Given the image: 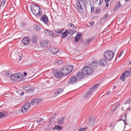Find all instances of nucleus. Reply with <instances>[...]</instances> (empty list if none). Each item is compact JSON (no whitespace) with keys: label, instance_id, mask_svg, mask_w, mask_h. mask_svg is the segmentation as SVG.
<instances>
[{"label":"nucleus","instance_id":"nucleus-49","mask_svg":"<svg viewBox=\"0 0 131 131\" xmlns=\"http://www.w3.org/2000/svg\"><path fill=\"white\" fill-rule=\"evenodd\" d=\"M23 54H21L19 56V60L20 61L21 60L22 58V57H23Z\"/></svg>","mask_w":131,"mask_h":131},{"label":"nucleus","instance_id":"nucleus-60","mask_svg":"<svg viewBox=\"0 0 131 131\" xmlns=\"http://www.w3.org/2000/svg\"><path fill=\"white\" fill-rule=\"evenodd\" d=\"M24 76H26L27 74V73H26V72H24Z\"/></svg>","mask_w":131,"mask_h":131},{"label":"nucleus","instance_id":"nucleus-15","mask_svg":"<svg viewBox=\"0 0 131 131\" xmlns=\"http://www.w3.org/2000/svg\"><path fill=\"white\" fill-rule=\"evenodd\" d=\"M83 72H79L77 73L76 75V77L79 79V81L80 80L82 79H83L84 78L85 76Z\"/></svg>","mask_w":131,"mask_h":131},{"label":"nucleus","instance_id":"nucleus-5","mask_svg":"<svg viewBox=\"0 0 131 131\" xmlns=\"http://www.w3.org/2000/svg\"><path fill=\"white\" fill-rule=\"evenodd\" d=\"M104 55L105 58L108 61L112 60L114 56L113 52L110 51H108L105 52Z\"/></svg>","mask_w":131,"mask_h":131},{"label":"nucleus","instance_id":"nucleus-34","mask_svg":"<svg viewBox=\"0 0 131 131\" xmlns=\"http://www.w3.org/2000/svg\"><path fill=\"white\" fill-rule=\"evenodd\" d=\"M7 113L6 112H3L1 113V118H2L3 117H6L7 115Z\"/></svg>","mask_w":131,"mask_h":131},{"label":"nucleus","instance_id":"nucleus-6","mask_svg":"<svg viewBox=\"0 0 131 131\" xmlns=\"http://www.w3.org/2000/svg\"><path fill=\"white\" fill-rule=\"evenodd\" d=\"M30 107V102H27L26 103L22 106L21 111L23 113L26 112L29 109Z\"/></svg>","mask_w":131,"mask_h":131},{"label":"nucleus","instance_id":"nucleus-35","mask_svg":"<svg viewBox=\"0 0 131 131\" xmlns=\"http://www.w3.org/2000/svg\"><path fill=\"white\" fill-rule=\"evenodd\" d=\"M122 6L120 3H119L118 5H116V6L114 8V10H116L118 9L119 8Z\"/></svg>","mask_w":131,"mask_h":131},{"label":"nucleus","instance_id":"nucleus-61","mask_svg":"<svg viewBox=\"0 0 131 131\" xmlns=\"http://www.w3.org/2000/svg\"><path fill=\"white\" fill-rule=\"evenodd\" d=\"M37 123H39V124L40 123V120H38L37 121Z\"/></svg>","mask_w":131,"mask_h":131},{"label":"nucleus","instance_id":"nucleus-47","mask_svg":"<svg viewBox=\"0 0 131 131\" xmlns=\"http://www.w3.org/2000/svg\"><path fill=\"white\" fill-rule=\"evenodd\" d=\"M103 2V0H100L99 3L98 4L99 5H101Z\"/></svg>","mask_w":131,"mask_h":131},{"label":"nucleus","instance_id":"nucleus-14","mask_svg":"<svg viewBox=\"0 0 131 131\" xmlns=\"http://www.w3.org/2000/svg\"><path fill=\"white\" fill-rule=\"evenodd\" d=\"M2 76L3 77L5 78L9 77L11 74V72H10L8 70L7 71H3L2 73Z\"/></svg>","mask_w":131,"mask_h":131},{"label":"nucleus","instance_id":"nucleus-52","mask_svg":"<svg viewBox=\"0 0 131 131\" xmlns=\"http://www.w3.org/2000/svg\"><path fill=\"white\" fill-rule=\"evenodd\" d=\"M94 23L93 22H91L90 23V25L91 26H93L94 25Z\"/></svg>","mask_w":131,"mask_h":131},{"label":"nucleus","instance_id":"nucleus-1","mask_svg":"<svg viewBox=\"0 0 131 131\" xmlns=\"http://www.w3.org/2000/svg\"><path fill=\"white\" fill-rule=\"evenodd\" d=\"M31 11L33 14L37 17L41 16L42 15L41 9L38 5L34 4L31 6Z\"/></svg>","mask_w":131,"mask_h":131},{"label":"nucleus","instance_id":"nucleus-58","mask_svg":"<svg viewBox=\"0 0 131 131\" xmlns=\"http://www.w3.org/2000/svg\"><path fill=\"white\" fill-rule=\"evenodd\" d=\"M109 3H106V7H108L109 6Z\"/></svg>","mask_w":131,"mask_h":131},{"label":"nucleus","instance_id":"nucleus-56","mask_svg":"<svg viewBox=\"0 0 131 131\" xmlns=\"http://www.w3.org/2000/svg\"><path fill=\"white\" fill-rule=\"evenodd\" d=\"M126 118H125V119H124V120H123V121L124 122V123L125 125H126Z\"/></svg>","mask_w":131,"mask_h":131},{"label":"nucleus","instance_id":"nucleus-27","mask_svg":"<svg viewBox=\"0 0 131 131\" xmlns=\"http://www.w3.org/2000/svg\"><path fill=\"white\" fill-rule=\"evenodd\" d=\"M35 89V88L34 87H31L29 89L27 90L26 91V92L28 93H31L34 91Z\"/></svg>","mask_w":131,"mask_h":131},{"label":"nucleus","instance_id":"nucleus-19","mask_svg":"<svg viewBox=\"0 0 131 131\" xmlns=\"http://www.w3.org/2000/svg\"><path fill=\"white\" fill-rule=\"evenodd\" d=\"M68 34V30H66L65 31L62 33L61 35V37L63 38H64L66 37Z\"/></svg>","mask_w":131,"mask_h":131},{"label":"nucleus","instance_id":"nucleus-21","mask_svg":"<svg viewBox=\"0 0 131 131\" xmlns=\"http://www.w3.org/2000/svg\"><path fill=\"white\" fill-rule=\"evenodd\" d=\"M130 71H126L124 72V73L125 74V76L126 77H127L130 76L131 75V69H129Z\"/></svg>","mask_w":131,"mask_h":131},{"label":"nucleus","instance_id":"nucleus-18","mask_svg":"<svg viewBox=\"0 0 131 131\" xmlns=\"http://www.w3.org/2000/svg\"><path fill=\"white\" fill-rule=\"evenodd\" d=\"M82 35V33L79 34L78 33L75 37V40L74 41L76 42H78L80 38H81Z\"/></svg>","mask_w":131,"mask_h":131},{"label":"nucleus","instance_id":"nucleus-39","mask_svg":"<svg viewBox=\"0 0 131 131\" xmlns=\"http://www.w3.org/2000/svg\"><path fill=\"white\" fill-rule=\"evenodd\" d=\"M95 13H96L98 14L100 12V10L99 8L98 7H96L95 8Z\"/></svg>","mask_w":131,"mask_h":131},{"label":"nucleus","instance_id":"nucleus-41","mask_svg":"<svg viewBox=\"0 0 131 131\" xmlns=\"http://www.w3.org/2000/svg\"><path fill=\"white\" fill-rule=\"evenodd\" d=\"M87 127H86L85 128H82L79 129L78 131H85L86 129L87 128Z\"/></svg>","mask_w":131,"mask_h":131},{"label":"nucleus","instance_id":"nucleus-7","mask_svg":"<svg viewBox=\"0 0 131 131\" xmlns=\"http://www.w3.org/2000/svg\"><path fill=\"white\" fill-rule=\"evenodd\" d=\"M83 0H77V8L78 10L80 12H82L83 10V9L82 7V5L83 4Z\"/></svg>","mask_w":131,"mask_h":131},{"label":"nucleus","instance_id":"nucleus-40","mask_svg":"<svg viewBox=\"0 0 131 131\" xmlns=\"http://www.w3.org/2000/svg\"><path fill=\"white\" fill-rule=\"evenodd\" d=\"M76 31L75 30H72L71 29L69 30V32L70 33H72V34L76 32Z\"/></svg>","mask_w":131,"mask_h":131},{"label":"nucleus","instance_id":"nucleus-57","mask_svg":"<svg viewBox=\"0 0 131 131\" xmlns=\"http://www.w3.org/2000/svg\"><path fill=\"white\" fill-rule=\"evenodd\" d=\"M105 3H108L109 2L110 0H104Z\"/></svg>","mask_w":131,"mask_h":131},{"label":"nucleus","instance_id":"nucleus-33","mask_svg":"<svg viewBox=\"0 0 131 131\" xmlns=\"http://www.w3.org/2000/svg\"><path fill=\"white\" fill-rule=\"evenodd\" d=\"M127 115V113H125V114L123 116H121V118L120 119H119L118 121H122L123 120H123H124V118H125V117L126 118V116Z\"/></svg>","mask_w":131,"mask_h":131},{"label":"nucleus","instance_id":"nucleus-46","mask_svg":"<svg viewBox=\"0 0 131 131\" xmlns=\"http://www.w3.org/2000/svg\"><path fill=\"white\" fill-rule=\"evenodd\" d=\"M51 36L53 37H56L57 36V35L56 34H55L54 33H53V32H52V34H51Z\"/></svg>","mask_w":131,"mask_h":131},{"label":"nucleus","instance_id":"nucleus-23","mask_svg":"<svg viewBox=\"0 0 131 131\" xmlns=\"http://www.w3.org/2000/svg\"><path fill=\"white\" fill-rule=\"evenodd\" d=\"M37 40V38L36 36H35L34 35L32 37V41L33 43H36Z\"/></svg>","mask_w":131,"mask_h":131},{"label":"nucleus","instance_id":"nucleus-9","mask_svg":"<svg viewBox=\"0 0 131 131\" xmlns=\"http://www.w3.org/2000/svg\"><path fill=\"white\" fill-rule=\"evenodd\" d=\"M30 40V39L29 37H26L22 39V42L23 45H27L29 44Z\"/></svg>","mask_w":131,"mask_h":131},{"label":"nucleus","instance_id":"nucleus-42","mask_svg":"<svg viewBox=\"0 0 131 131\" xmlns=\"http://www.w3.org/2000/svg\"><path fill=\"white\" fill-rule=\"evenodd\" d=\"M119 105L120 104L119 103H117L116 104L114 107H115L116 109H117V108L119 106Z\"/></svg>","mask_w":131,"mask_h":131},{"label":"nucleus","instance_id":"nucleus-17","mask_svg":"<svg viewBox=\"0 0 131 131\" xmlns=\"http://www.w3.org/2000/svg\"><path fill=\"white\" fill-rule=\"evenodd\" d=\"M62 73L60 72H57L55 73V77L57 79H59L61 78L63 75Z\"/></svg>","mask_w":131,"mask_h":131},{"label":"nucleus","instance_id":"nucleus-53","mask_svg":"<svg viewBox=\"0 0 131 131\" xmlns=\"http://www.w3.org/2000/svg\"><path fill=\"white\" fill-rule=\"evenodd\" d=\"M124 53V52L123 51H121L120 53V54H119V57H120V56H121L122 55V54H123Z\"/></svg>","mask_w":131,"mask_h":131},{"label":"nucleus","instance_id":"nucleus-13","mask_svg":"<svg viewBox=\"0 0 131 131\" xmlns=\"http://www.w3.org/2000/svg\"><path fill=\"white\" fill-rule=\"evenodd\" d=\"M40 99L38 98H35L32 99L31 102L30 103V105L31 104L33 105H37L39 102Z\"/></svg>","mask_w":131,"mask_h":131},{"label":"nucleus","instance_id":"nucleus-48","mask_svg":"<svg viewBox=\"0 0 131 131\" xmlns=\"http://www.w3.org/2000/svg\"><path fill=\"white\" fill-rule=\"evenodd\" d=\"M108 14L105 15L103 17V19H105L107 17Z\"/></svg>","mask_w":131,"mask_h":131},{"label":"nucleus","instance_id":"nucleus-3","mask_svg":"<svg viewBox=\"0 0 131 131\" xmlns=\"http://www.w3.org/2000/svg\"><path fill=\"white\" fill-rule=\"evenodd\" d=\"M82 71L85 75H90L94 72V70L93 68L90 66H85L81 70Z\"/></svg>","mask_w":131,"mask_h":131},{"label":"nucleus","instance_id":"nucleus-32","mask_svg":"<svg viewBox=\"0 0 131 131\" xmlns=\"http://www.w3.org/2000/svg\"><path fill=\"white\" fill-rule=\"evenodd\" d=\"M68 26L72 29L75 30L77 29L76 27L73 24L71 23H69L68 24Z\"/></svg>","mask_w":131,"mask_h":131},{"label":"nucleus","instance_id":"nucleus-22","mask_svg":"<svg viewBox=\"0 0 131 131\" xmlns=\"http://www.w3.org/2000/svg\"><path fill=\"white\" fill-rule=\"evenodd\" d=\"M64 118L62 117V118H60L58 119V123L60 125L63 124L64 123Z\"/></svg>","mask_w":131,"mask_h":131},{"label":"nucleus","instance_id":"nucleus-24","mask_svg":"<svg viewBox=\"0 0 131 131\" xmlns=\"http://www.w3.org/2000/svg\"><path fill=\"white\" fill-rule=\"evenodd\" d=\"M9 77L10 78V80L12 81L15 82L16 81V79L15 74L12 75H11Z\"/></svg>","mask_w":131,"mask_h":131},{"label":"nucleus","instance_id":"nucleus-45","mask_svg":"<svg viewBox=\"0 0 131 131\" xmlns=\"http://www.w3.org/2000/svg\"><path fill=\"white\" fill-rule=\"evenodd\" d=\"M127 103L129 104L131 103V98H129L126 101Z\"/></svg>","mask_w":131,"mask_h":131},{"label":"nucleus","instance_id":"nucleus-16","mask_svg":"<svg viewBox=\"0 0 131 131\" xmlns=\"http://www.w3.org/2000/svg\"><path fill=\"white\" fill-rule=\"evenodd\" d=\"M106 61L104 59H101L99 61V64L101 66H105L106 65Z\"/></svg>","mask_w":131,"mask_h":131},{"label":"nucleus","instance_id":"nucleus-20","mask_svg":"<svg viewBox=\"0 0 131 131\" xmlns=\"http://www.w3.org/2000/svg\"><path fill=\"white\" fill-rule=\"evenodd\" d=\"M95 120L93 118H89V122L91 126H93L94 124Z\"/></svg>","mask_w":131,"mask_h":131},{"label":"nucleus","instance_id":"nucleus-43","mask_svg":"<svg viewBox=\"0 0 131 131\" xmlns=\"http://www.w3.org/2000/svg\"><path fill=\"white\" fill-rule=\"evenodd\" d=\"M94 6H91V13H93L94 12Z\"/></svg>","mask_w":131,"mask_h":131},{"label":"nucleus","instance_id":"nucleus-63","mask_svg":"<svg viewBox=\"0 0 131 131\" xmlns=\"http://www.w3.org/2000/svg\"><path fill=\"white\" fill-rule=\"evenodd\" d=\"M43 120V119L41 118H40V122L42 121Z\"/></svg>","mask_w":131,"mask_h":131},{"label":"nucleus","instance_id":"nucleus-31","mask_svg":"<svg viewBox=\"0 0 131 131\" xmlns=\"http://www.w3.org/2000/svg\"><path fill=\"white\" fill-rule=\"evenodd\" d=\"M97 62L94 61L92 62L91 65L94 67L96 68L97 67Z\"/></svg>","mask_w":131,"mask_h":131},{"label":"nucleus","instance_id":"nucleus-64","mask_svg":"<svg viewBox=\"0 0 131 131\" xmlns=\"http://www.w3.org/2000/svg\"><path fill=\"white\" fill-rule=\"evenodd\" d=\"M116 88V86H114L113 87V90L115 89Z\"/></svg>","mask_w":131,"mask_h":131},{"label":"nucleus","instance_id":"nucleus-11","mask_svg":"<svg viewBox=\"0 0 131 131\" xmlns=\"http://www.w3.org/2000/svg\"><path fill=\"white\" fill-rule=\"evenodd\" d=\"M40 20L41 21H43L46 25H47L48 23L49 19L46 15H43L40 18Z\"/></svg>","mask_w":131,"mask_h":131},{"label":"nucleus","instance_id":"nucleus-51","mask_svg":"<svg viewBox=\"0 0 131 131\" xmlns=\"http://www.w3.org/2000/svg\"><path fill=\"white\" fill-rule=\"evenodd\" d=\"M116 109H116V108L114 107L111 110V112H114Z\"/></svg>","mask_w":131,"mask_h":131},{"label":"nucleus","instance_id":"nucleus-8","mask_svg":"<svg viewBox=\"0 0 131 131\" xmlns=\"http://www.w3.org/2000/svg\"><path fill=\"white\" fill-rule=\"evenodd\" d=\"M79 81V79L75 76H71L70 78L69 83L70 84H74L77 83Z\"/></svg>","mask_w":131,"mask_h":131},{"label":"nucleus","instance_id":"nucleus-12","mask_svg":"<svg viewBox=\"0 0 131 131\" xmlns=\"http://www.w3.org/2000/svg\"><path fill=\"white\" fill-rule=\"evenodd\" d=\"M48 42L46 40H45L41 41L40 43V46L42 48H47L48 46Z\"/></svg>","mask_w":131,"mask_h":131},{"label":"nucleus","instance_id":"nucleus-54","mask_svg":"<svg viewBox=\"0 0 131 131\" xmlns=\"http://www.w3.org/2000/svg\"><path fill=\"white\" fill-rule=\"evenodd\" d=\"M24 92H21L20 94V96H22L24 95Z\"/></svg>","mask_w":131,"mask_h":131},{"label":"nucleus","instance_id":"nucleus-62","mask_svg":"<svg viewBox=\"0 0 131 131\" xmlns=\"http://www.w3.org/2000/svg\"><path fill=\"white\" fill-rule=\"evenodd\" d=\"M22 25H23V26L25 25V23H24L23 22L21 23Z\"/></svg>","mask_w":131,"mask_h":131},{"label":"nucleus","instance_id":"nucleus-4","mask_svg":"<svg viewBox=\"0 0 131 131\" xmlns=\"http://www.w3.org/2000/svg\"><path fill=\"white\" fill-rule=\"evenodd\" d=\"M99 84H97L95 85L94 86L91 88L89 91L87 92V94L84 97V99L85 100L87 99L89 96H90L93 92L99 88Z\"/></svg>","mask_w":131,"mask_h":131},{"label":"nucleus","instance_id":"nucleus-38","mask_svg":"<svg viewBox=\"0 0 131 131\" xmlns=\"http://www.w3.org/2000/svg\"><path fill=\"white\" fill-rule=\"evenodd\" d=\"M63 91V90L62 89H58V90L57 93L58 94L61 93Z\"/></svg>","mask_w":131,"mask_h":131},{"label":"nucleus","instance_id":"nucleus-30","mask_svg":"<svg viewBox=\"0 0 131 131\" xmlns=\"http://www.w3.org/2000/svg\"><path fill=\"white\" fill-rule=\"evenodd\" d=\"M125 74L123 73L120 77V80L123 81H125Z\"/></svg>","mask_w":131,"mask_h":131},{"label":"nucleus","instance_id":"nucleus-36","mask_svg":"<svg viewBox=\"0 0 131 131\" xmlns=\"http://www.w3.org/2000/svg\"><path fill=\"white\" fill-rule=\"evenodd\" d=\"M40 26L38 24H35L34 26V28L37 30H38L40 29Z\"/></svg>","mask_w":131,"mask_h":131},{"label":"nucleus","instance_id":"nucleus-50","mask_svg":"<svg viewBox=\"0 0 131 131\" xmlns=\"http://www.w3.org/2000/svg\"><path fill=\"white\" fill-rule=\"evenodd\" d=\"M92 39H89L87 40V42L88 43H89L90 41H92Z\"/></svg>","mask_w":131,"mask_h":131},{"label":"nucleus","instance_id":"nucleus-10","mask_svg":"<svg viewBox=\"0 0 131 131\" xmlns=\"http://www.w3.org/2000/svg\"><path fill=\"white\" fill-rule=\"evenodd\" d=\"M48 50L52 54H55L58 52L59 49L55 47H50L48 48Z\"/></svg>","mask_w":131,"mask_h":131},{"label":"nucleus","instance_id":"nucleus-28","mask_svg":"<svg viewBox=\"0 0 131 131\" xmlns=\"http://www.w3.org/2000/svg\"><path fill=\"white\" fill-rule=\"evenodd\" d=\"M15 75L16 81H17V79L19 80L21 78V76L20 73H17L15 74Z\"/></svg>","mask_w":131,"mask_h":131},{"label":"nucleus","instance_id":"nucleus-26","mask_svg":"<svg viewBox=\"0 0 131 131\" xmlns=\"http://www.w3.org/2000/svg\"><path fill=\"white\" fill-rule=\"evenodd\" d=\"M63 128L62 127H61L59 125H56L53 128V129L54 130L56 129L58 130H60L62 129Z\"/></svg>","mask_w":131,"mask_h":131},{"label":"nucleus","instance_id":"nucleus-55","mask_svg":"<svg viewBox=\"0 0 131 131\" xmlns=\"http://www.w3.org/2000/svg\"><path fill=\"white\" fill-rule=\"evenodd\" d=\"M85 1L86 3L90 2H91V0H85Z\"/></svg>","mask_w":131,"mask_h":131},{"label":"nucleus","instance_id":"nucleus-29","mask_svg":"<svg viewBox=\"0 0 131 131\" xmlns=\"http://www.w3.org/2000/svg\"><path fill=\"white\" fill-rule=\"evenodd\" d=\"M0 5V7H4L6 2V0H2Z\"/></svg>","mask_w":131,"mask_h":131},{"label":"nucleus","instance_id":"nucleus-37","mask_svg":"<svg viewBox=\"0 0 131 131\" xmlns=\"http://www.w3.org/2000/svg\"><path fill=\"white\" fill-rule=\"evenodd\" d=\"M46 31H47L46 32V33L47 35H49L50 36H51V34H52L53 32L52 31H50L49 30H47Z\"/></svg>","mask_w":131,"mask_h":131},{"label":"nucleus","instance_id":"nucleus-59","mask_svg":"<svg viewBox=\"0 0 131 131\" xmlns=\"http://www.w3.org/2000/svg\"><path fill=\"white\" fill-rule=\"evenodd\" d=\"M109 126L110 127H111L113 126V124L112 123H111L110 124H109Z\"/></svg>","mask_w":131,"mask_h":131},{"label":"nucleus","instance_id":"nucleus-25","mask_svg":"<svg viewBox=\"0 0 131 131\" xmlns=\"http://www.w3.org/2000/svg\"><path fill=\"white\" fill-rule=\"evenodd\" d=\"M64 29H61L59 30V29H56L54 30V32L56 33L60 34L64 30Z\"/></svg>","mask_w":131,"mask_h":131},{"label":"nucleus","instance_id":"nucleus-44","mask_svg":"<svg viewBox=\"0 0 131 131\" xmlns=\"http://www.w3.org/2000/svg\"><path fill=\"white\" fill-rule=\"evenodd\" d=\"M30 87V85H27L24 86L23 87V89L24 90H26V89L29 88Z\"/></svg>","mask_w":131,"mask_h":131},{"label":"nucleus","instance_id":"nucleus-2","mask_svg":"<svg viewBox=\"0 0 131 131\" xmlns=\"http://www.w3.org/2000/svg\"><path fill=\"white\" fill-rule=\"evenodd\" d=\"M73 66H67L62 67L61 71L63 75H68L72 70Z\"/></svg>","mask_w":131,"mask_h":131}]
</instances>
